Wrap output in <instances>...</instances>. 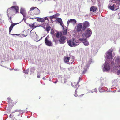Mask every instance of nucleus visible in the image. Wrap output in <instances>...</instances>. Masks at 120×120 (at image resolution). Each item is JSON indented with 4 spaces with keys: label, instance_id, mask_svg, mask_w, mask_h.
<instances>
[{
    "label": "nucleus",
    "instance_id": "39",
    "mask_svg": "<svg viewBox=\"0 0 120 120\" xmlns=\"http://www.w3.org/2000/svg\"><path fill=\"white\" fill-rule=\"evenodd\" d=\"M118 73H119L120 74V70L118 71Z\"/></svg>",
    "mask_w": 120,
    "mask_h": 120
},
{
    "label": "nucleus",
    "instance_id": "10",
    "mask_svg": "<svg viewBox=\"0 0 120 120\" xmlns=\"http://www.w3.org/2000/svg\"><path fill=\"white\" fill-rule=\"evenodd\" d=\"M67 38L66 37L62 36L60 37L59 40V42L61 44H63L65 43L66 41Z\"/></svg>",
    "mask_w": 120,
    "mask_h": 120
},
{
    "label": "nucleus",
    "instance_id": "4",
    "mask_svg": "<svg viewBox=\"0 0 120 120\" xmlns=\"http://www.w3.org/2000/svg\"><path fill=\"white\" fill-rule=\"evenodd\" d=\"M19 8L18 6H13L8 9L7 12L10 11H15V13H17L19 11Z\"/></svg>",
    "mask_w": 120,
    "mask_h": 120
},
{
    "label": "nucleus",
    "instance_id": "40",
    "mask_svg": "<svg viewBox=\"0 0 120 120\" xmlns=\"http://www.w3.org/2000/svg\"><path fill=\"white\" fill-rule=\"evenodd\" d=\"M37 77L38 78H40V76L39 75H37Z\"/></svg>",
    "mask_w": 120,
    "mask_h": 120
},
{
    "label": "nucleus",
    "instance_id": "44",
    "mask_svg": "<svg viewBox=\"0 0 120 120\" xmlns=\"http://www.w3.org/2000/svg\"><path fill=\"white\" fill-rule=\"evenodd\" d=\"M13 120H17L15 118H14V119H13Z\"/></svg>",
    "mask_w": 120,
    "mask_h": 120
},
{
    "label": "nucleus",
    "instance_id": "27",
    "mask_svg": "<svg viewBox=\"0 0 120 120\" xmlns=\"http://www.w3.org/2000/svg\"><path fill=\"white\" fill-rule=\"evenodd\" d=\"M87 61L88 62L87 63L88 65H89L91 64L92 62V59L91 58H90L89 59H88V60H87Z\"/></svg>",
    "mask_w": 120,
    "mask_h": 120
},
{
    "label": "nucleus",
    "instance_id": "41",
    "mask_svg": "<svg viewBox=\"0 0 120 120\" xmlns=\"http://www.w3.org/2000/svg\"><path fill=\"white\" fill-rule=\"evenodd\" d=\"M20 11L21 13L22 14L23 13V12L22 11V10H20Z\"/></svg>",
    "mask_w": 120,
    "mask_h": 120
},
{
    "label": "nucleus",
    "instance_id": "15",
    "mask_svg": "<svg viewBox=\"0 0 120 120\" xmlns=\"http://www.w3.org/2000/svg\"><path fill=\"white\" fill-rule=\"evenodd\" d=\"M56 21L59 23L62 26L63 23L61 18H56Z\"/></svg>",
    "mask_w": 120,
    "mask_h": 120
},
{
    "label": "nucleus",
    "instance_id": "42",
    "mask_svg": "<svg viewBox=\"0 0 120 120\" xmlns=\"http://www.w3.org/2000/svg\"><path fill=\"white\" fill-rule=\"evenodd\" d=\"M58 82V80H56V81L54 82V83H57Z\"/></svg>",
    "mask_w": 120,
    "mask_h": 120
},
{
    "label": "nucleus",
    "instance_id": "28",
    "mask_svg": "<svg viewBox=\"0 0 120 120\" xmlns=\"http://www.w3.org/2000/svg\"><path fill=\"white\" fill-rule=\"evenodd\" d=\"M51 28L50 26L47 27L46 28V30L47 31V33H49L50 29Z\"/></svg>",
    "mask_w": 120,
    "mask_h": 120
},
{
    "label": "nucleus",
    "instance_id": "3",
    "mask_svg": "<svg viewBox=\"0 0 120 120\" xmlns=\"http://www.w3.org/2000/svg\"><path fill=\"white\" fill-rule=\"evenodd\" d=\"M92 33L91 30L90 29H88L83 34L82 36L83 37H85L86 38L90 37Z\"/></svg>",
    "mask_w": 120,
    "mask_h": 120
},
{
    "label": "nucleus",
    "instance_id": "26",
    "mask_svg": "<svg viewBox=\"0 0 120 120\" xmlns=\"http://www.w3.org/2000/svg\"><path fill=\"white\" fill-rule=\"evenodd\" d=\"M68 30L67 29H64V30L63 34V35H66L67 33Z\"/></svg>",
    "mask_w": 120,
    "mask_h": 120
},
{
    "label": "nucleus",
    "instance_id": "33",
    "mask_svg": "<svg viewBox=\"0 0 120 120\" xmlns=\"http://www.w3.org/2000/svg\"><path fill=\"white\" fill-rule=\"evenodd\" d=\"M12 113L9 116V117L11 118H13V116H14V113Z\"/></svg>",
    "mask_w": 120,
    "mask_h": 120
},
{
    "label": "nucleus",
    "instance_id": "35",
    "mask_svg": "<svg viewBox=\"0 0 120 120\" xmlns=\"http://www.w3.org/2000/svg\"><path fill=\"white\" fill-rule=\"evenodd\" d=\"M44 22L46 20H48V18L47 17H45L44 18Z\"/></svg>",
    "mask_w": 120,
    "mask_h": 120
},
{
    "label": "nucleus",
    "instance_id": "30",
    "mask_svg": "<svg viewBox=\"0 0 120 120\" xmlns=\"http://www.w3.org/2000/svg\"><path fill=\"white\" fill-rule=\"evenodd\" d=\"M109 9L112 10H114V4L112 6H109Z\"/></svg>",
    "mask_w": 120,
    "mask_h": 120
},
{
    "label": "nucleus",
    "instance_id": "13",
    "mask_svg": "<svg viewBox=\"0 0 120 120\" xmlns=\"http://www.w3.org/2000/svg\"><path fill=\"white\" fill-rule=\"evenodd\" d=\"M7 101L10 104H11L13 105H14L16 104V103H17L18 101H16L14 103L13 102L12 100L11 99L10 97H8L7 99Z\"/></svg>",
    "mask_w": 120,
    "mask_h": 120
},
{
    "label": "nucleus",
    "instance_id": "20",
    "mask_svg": "<svg viewBox=\"0 0 120 120\" xmlns=\"http://www.w3.org/2000/svg\"><path fill=\"white\" fill-rule=\"evenodd\" d=\"M119 4L118 3H115L114 4V7L115 10H117L119 8Z\"/></svg>",
    "mask_w": 120,
    "mask_h": 120
},
{
    "label": "nucleus",
    "instance_id": "31",
    "mask_svg": "<svg viewBox=\"0 0 120 120\" xmlns=\"http://www.w3.org/2000/svg\"><path fill=\"white\" fill-rule=\"evenodd\" d=\"M87 39H84V38H79V40L81 41H82V42L83 43L86 41L87 40Z\"/></svg>",
    "mask_w": 120,
    "mask_h": 120
},
{
    "label": "nucleus",
    "instance_id": "16",
    "mask_svg": "<svg viewBox=\"0 0 120 120\" xmlns=\"http://www.w3.org/2000/svg\"><path fill=\"white\" fill-rule=\"evenodd\" d=\"M82 26V24H78V25L77 28V30L79 32L81 31Z\"/></svg>",
    "mask_w": 120,
    "mask_h": 120
},
{
    "label": "nucleus",
    "instance_id": "11",
    "mask_svg": "<svg viewBox=\"0 0 120 120\" xmlns=\"http://www.w3.org/2000/svg\"><path fill=\"white\" fill-rule=\"evenodd\" d=\"M80 77H79V80L77 82H73L71 84L72 86L75 89H78V87L79 86L78 84V83L80 82Z\"/></svg>",
    "mask_w": 120,
    "mask_h": 120
},
{
    "label": "nucleus",
    "instance_id": "24",
    "mask_svg": "<svg viewBox=\"0 0 120 120\" xmlns=\"http://www.w3.org/2000/svg\"><path fill=\"white\" fill-rule=\"evenodd\" d=\"M56 15H59V14L58 13H56L55 14L53 15L52 16H51L50 17V19L51 20L53 18H56Z\"/></svg>",
    "mask_w": 120,
    "mask_h": 120
},
{
    "label": "nucleus",
    "instance_id": "29",
    "mask_svg": "<svg viewBox=\"0 0 120 120\" xmlns=\"http://www.w3.org/2000/svg\"><path fill=\"white\" fill-rule=\"evenodd\" d=\"M83 43L86 46H88L89 45V43L87 41V40L86 41Z\"/></svg>",
    "mask_w": 120,
    "mask_h": 120
},
{
    "label": "nucleus",
    "instance_id": "36",
    "mask_svg": "<svg viewBox=\"0 0 120 120\" xmlns=\"http://www.w3.org/2000/svg\"><path fill=\"white\" fill-rule=\"evenodd\" d=\"M114 64V62L113 61H112L111 62V66H113Z\"/></svg>",
    "mask_w": 120,
    "mask_h": 120
},
{
    "label": "nucleus",
    "instance_id": "9",
    "mask_svg": "<svg viewBox=\"0 0 120 120\" xmlns=\"http://www.w3.org/2000/svg\"><path fill=\"white\" fill-rule=\"evenodd\" d=\"M45 44L47 46H52V42L50 40H49L48 38L47 37L46 38L45 40Z\"/></svg>",
    "mask_w": 120,
    "mask_h": 120
},
{
    "label": "nucleus",
    "instance_id": "37",
    "mask_svg": "<svg viewBox=\"0 0 120 120\" xmlns=\"http://www.w3.org/2000/svg\"><path fill=\"white\" fill-rule=\"evenodd\" d=\"M115 0H117L119 2H120V0H112L111 2H113L114 1H115Z\"/></svg>",
    "mask_w": 120,
    "mask_h": 120
},
{
    "label": "nucleus",
    "instance_id": "8",
    "mask_svg": "<svg viewBox=\"0 0 120 120\" xmlns=\"http://www.w3.org/2000/svg\"><path fill=\"white\" fill-rule=\"evenodd\" d=\"M8 17L9 18L10 22L12 23V24L11 25L9 29V33L10 34V33L12 30L13 26L17 24L18 23H13L11 20V17H9V16H8Z\"/></svg>",
    "mask_w": 120,
    "mask_h": 120
},
{
    "label": "nucleus",
    "instance_id": "1",
    "mask_svg": "<svg viewBox=\"0 0 120 120\" xmlns=\"http://www.w3.org/2000/svg\"><path fill=\"white\" fill-rule=\"evenodd\" d=\"M40 13V11L36 7H32L30 8V14L38 15Z\"/></svg>",
    "mask_w": 120,
    "mask_h": 120
},
{
    "label": "nucleus",
    "instance_id": "43",
    "mask_svg": "<svg viewBox=\"0 0 120 120\" xmlns=\"http://www.w3.org/2000/svg\"><path fill=\"white\" fill-rule=\"evenodd\" d=\"M60 15L59 14V15H56V16H59Z\"/></svg>",
    "mask_w": 120,
    "mask_h": 120
},
{
    "label": "nucleus",
    "instance_id": "12",
    "mask_svg": "<svg viewBox=\"0 0 120 120\" xmlns=\"http://www.w3.org/2000/svg\"><path fill=\"white\" fill-rule=\"evenodd\" d=\"M89 26V24L88 22L87 21L84 22L82 29V30H83V31H84L86 28L88 27Z\"/></svg>",
    "mask_w": 120,
    "mask_h": 120
},
{
    "label": "nucleus",
    "instance_id": "23",
    "mask_svg": "<svg viewBox=\"0 0 120 120\" xmlns=\"http://www.w3.org/2000/svg\"><path fill=\"white\" fill-rule=\"evenodd\" d=\"M62 35V33L61 32H57L56 34V37L57 38H59Z\"/></svg>",
    "mask_w": 120,
    "mask_h": 120
},
{
    "label": "nucleus",
    "instance_id": "6",
    "mask_svg": "<svg viewBox=\"0 0 120 120\" xmlns=\"http://www.w3.org/2000/svg\"><path fill=\"white\" fill-rule=\"evenodd\" d=\"M67 43L71 47H73L77 46L76 44H75V39H73L68 41Z\"/></svg>",
    "mask_w": 120,
    "mask_h": 120
},
{
    "label": "nucleus",
    "instance_id": "7",
    "mask_svg": "<svg viewBox=\"0 0 120 120\" xmlns=\"http://www.w3.org/2000/svg\"><path fill=\"white\" fill-rule=\"evenodd\" d=\"M113 51V50L112 49H109L107 52V58L109 59H111L112 58V52Z\"/></svg>",
    "mask_w": 120,
    "mask_h": 120
},
{
    "label": "nucleus",
    "instance_id": "14",
    "mask_svg": "<svg viewBox=\"0 0 120 120\" xmlns=\"http://www.w3.org/2000/svg\"><path fill=\"white\" fill-rule=\"evenodd\" d=\"M37 18V20L38 21L41 22H44V19L43 18H41L39 17H34V18H32L30 17V19H35Z\"/></svg>",
    "mask_w": 120,
    "mask_h": 120
},
{
    "label": "nucleus",
    "instance_id": "2",
    "mask_svg": "<svg viewBox=\"0 0 120 120\" xmlns=\"http://www.w3.org/2000/svg\"><path fill=\"white\" fill-rule=\"evenodd\" d=\"M73 57V56H72V57L71 58L70 56L69 57L66 56L64 57V62L69 64H72L74 60Z\"/></svg>",
    "mask_w": 120,
    "mask_h": 120
},
{
    "label": "nucleus",
    "instance_id": "32",
    "mask_svg": "<svg viewBox=\"0 0 120 120\" xmlns=\"http://www.w3.org/2000/svg\"><path fill=\"white\" fill-rule=\"evenodd\" d=\"M29 69H28L26 70H25L24 71V72L25 73V74H28V73L29 72Z\"/></svg>",
    "mask_w": 120,
    "mask_h": 120
},
{
    "label": "nucleus",
    "instance_id": "18",
    "mask_svg": "<svg viewBox=\"0 0 120 120\" xmlns=\"http://www.w3.org/2000/svg\"><path fill=\"white\" fill-rule=\"evenodd\" d=\"M97 9V8L94 6L91 7L90 8V11H92L94 12L96 11Z\"/></svg>",
    "mask_w": 120,
    "mask_h": 120
},
{
    "label": "nucleus",
    "instance_id": "38",
    "mask_svg": "<svg viewBox=\"0 0 120 120\" xmlns=\"http://www.w3.org/2000/svg\"><path fill=\"white\" fill-rule=\"evenodd\" d=\"M11 35H19V34H11Z\"/></svg>",
    "mask_w": 120,
    "mask_h": 120
},
{
    "label": "nucleus",
    "instance_id": "5",
    "mask_svg": "<svg viewBox=\"0 0 120 120\" xmlns=\"http://www.w3.org/2000/svg\"><path fill=\"white\" fill-rule=\"evenodd\" d=\"M109 61L107 60L104 64V68L106 71H108L110 69L109 64L110 61Z\"/></svg>",
    "mask_w": 120,
    "mask_h": 120
},
{
    "label": "nucleus",
    "instance_id": "22",
    "mask_svg": "<svg viewBox=\"0 0 120 120\" xmlns=\"http://www.w3.org/2000/svg\"><path fill=\"white\" fill-rule=\"evenodd\" d=\"M77 90L76 89V90L75 91V94L74 95V96L77 97V96H80V97H81V96H83V95H84V94H82L81 95H78V94H77Z\"/></svg>",
    "mask_w": 120,
    "mask_h": 120
},
{
    "label": "nucleus",
    "instance_id": "19",
    "mask_svg": "<svg viewBox=\"0 0 120 120\" xmlns=\"http://www.w3.org/2000/svg\"><path fill=\"white\" fill-rule=\"evenodd\" d=\"M38 24L37 23L35 22L32 25H30V27L35 28L38 26Z\"/></svg>",
    "mask_w": 120,
    "mask_h": 120
},
{
    "label": "nucleus",
    "instance_id": "34",
    "mask_svg": "<svg viewBox=\"0 0 120 120\" xmlns=\"http://www.w3.org/2000/svg\"><path fill=\"white\" fill-rule=\"evenodd\" d=\"M87 68H84V70L83 71V73H85L86 72V71H87Z\"/></svg>",
    "mask_w": 120,
    "mask_h": 120
},
{
    "label": "nucleus",
    "instance_id": "21",
    "mask_svg": "<svg viewBox=\"0 0 120 120\" xmlns=\"http://www.w3.org/2000/svg\"><path fill=\"white\" fill-rule=\"evenodd\" d=\"M21 111L20 110H19L18 111H15V112L13 113H14V114L15 115H19Z\"/></svg>",
    "mask_w": 120,
    "mask_h": 120
},
{
    "label": "nucleus",
    "instance_id": "25",
    "mask_svg": "<svg viewBox=\"0 0 120 120\" xmlns=\"http://www.w3.org/2000/svg\"><path fill=\"white\" fill-rule=\"evenodd\" d=\"M79 39H77L75 40V44H77V46L78 45L79 43Z\"/></svg>",
    "mask_w": 120,
    "mask_h": 120
},
{
    "label": "nucleus",
    "instance_id": "17",
    "mask_svg": "<svg viewBox=\"0 0 120 120\" xmlns=\"http://www.w3.org/2000/svg\"><path fill=\"white\" fill-rule=\"evenodd\" d=\"M76 22V21L74 19H71L69 21H68V24L70 23H71L73 24H75Z\"/></svg>",
    "mask_w": 120,
    "mask_h": 120
},
{
    "label": "nucleus",
    "instance_id": "45",
    "mask_svg": "<svg viewBox=\"0 0 120 120\" xmlns=\"http://www.w3.org/2000/svg\"><path fill=\"white\" fill-rule=\"evenodd\" d=\"M29 26H30V24H29Z\"/></svg>",
    "mask_w": 120,
    "mask_h": 120
}]
</instances>
